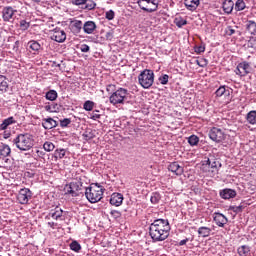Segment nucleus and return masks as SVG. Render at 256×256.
<instances>
[{"mask_svg":"<svg viewBox=\"0 0 256 256\" xmlns=\"http://www.w3.org/2000/svg\"><path fill=\"white\" fill-rule=\"evenodd\" d=\"M171 233V225L167 219H156L149 226V235L154 243L165 241Z\"/></svg>","mask_w":256,"mask_h":256,"instance_id":"f257e3e1","label":"nucleus"},{"mask_svg":"<svg viewBox=\"0 0 256 256\" xmlns=\"http://www.w3.org/2000/svg\"><path fill=\"white\" fill-rule=\"evenodd\" d=\"M12 143L19 151H29L33 149L35 140L33 139V135L22 133L18 134L17 137L13 139Z\"/></svg>","mask_w":256,"mask_h":256,"instance_id":"f03ea898","label":"nucleus"},{"mask_svg":"<svg viewBox=\"0 0 256 256\" xmlns=\"http://www.w3.org/2000/svg\"><path fill=\"white\" fill-rule=\"evenodd\" d=\"M109 101L111 105H125L129 101V90L125 88H118L115 92H113L110 97Z\"/></svg>","mask_w":256,"mask_h":256,"instance_id":"7ed1b4c3","label":"nucleus"},{"mask_svg":"<svg viewBox=\"0 0 256 256\" xmlns=\"http://www.w3.org/2000/svg\"><path fill=\"white\" fill-rule=\"evenodd\" d=\"M138 83L143 89H151L155 83V72L145 69L138 75Z\"/></svg>","mask_w":256,"mask_h":256,"instance_id":"20e7f679","label":"nucleus"},{"mask_svg":"<svg viewBox=\"0 0 256 256\" xmlns=\"http://www.w3.org/2000/svg\"><path fill=\"white\" fill-rule=\"evenodd\" d=\"M85 195L90 203H99V200L103 199V187L98 184H91L90 187L86 188Z\"/></svg>","mask_w":256,"mask_h":256,"instance_id":"39448f33","label":"nucleus"},{"mask_svg":"<svg viewBox=\"0 0 256 256\" xmlns=\"http://www.w3.org/2000/svg\"><path fill=\"white\" fill-rule=\"evenodd\" d=\"M67 187V192H66V197H79V192L81 191V187H83V183L79 180H75L73 182H70L69 185H66Z\"/></svg>","mask_w":256,"mask_h":256,"instance_id":"423d86ee","label":"nucleus"},{"mask_svg":"<svg viewBox=\"0 0 256 256\" xmlns=\"http://www.w3.org/2000/svg\"><path fill=\"white\" fill-rule=\"evenodd\" d=\"M33 197V192L29 188H22L18 192L17 195V201L20 203V205H27L29 201H31V198Z\"/></svg>","mask_w":256,"mask_h":256,"instance_id":"0eeeda50","label":"nucleus"},{"mask_svg":"<svg viewBox=\"0 0 256 256\" xmlns=\"http://www.w3.org/2000/svg\"><path fill=\"white\" fill-rule=\"evenodd\" d=\"M66 23L71 33H73L74 35H79V33H81V30L83 29V22L81 20H77L75 18H69L66 21Z\"/></svg>","mask_w":256,"mask_h":256,"instance_id":"6e6552de","label":"nucleus"},{"mask_svg":"<svg viewBox=\"0 0 256 256\" xmlns=\"http://www.w3.org/2000/svg\"><path fill=\"white\" fill-rule=\"evenodd\" d=\"M209 137L215 143H221V141H225V132L221 128L213 127L209 131Z\"/></svg>","mask_w":256,"mask_h":256,"instance_id":"1a4fd4ad","label":"nucleus"},{"mask_svg":"<svg viewBox=\"0 0 256 256\" xmlns=\"http://www.w3.org/2000/svg\"><path fill=\"white\" fill-rule=\"evenodd\" d=\"M251 65L248 62H241L238 64L235 73L236 75H239L240 77H245L251 73Z\"/></svg>","mask_w":256,"mask_h":256,"instance_id":"9d476101","label":"nucleus"},{"mask_svg":"<svg viewBox=\"0 0 256 256\" xmlns=\"http://www.w3.org/2000/svg\"><path fill=\"white\" fill-rule=\"evenodd\" d=\"M15 13H17V10L13 9L11 6H6L2 10V19L5 22L11 23L13 22V17L15 16Z\"/></svg>","mask_w":256,"mask_h":256,"instance_id":"9b49d317","label":"nucleus"},{"mask_svg":"<svg viewBox=\"0 0 256 256\" xmlns=\"http://www.w3.org/2000/svg\"><path fill=\"white\" fill-rule=\"evenodd\" d=\"M213 220L218 227H225V225H227V223H229V219H227V217L225 215H223L222 213H219V212H215L213 214Z\"/></svg>","mask_w":256,"mask_h":256,"instance_id":"f8f14e48","label":"nucleus"},{"mask_svg":"<svg viewBox=\"0 0 256 256\" xmlns=\"http://www.w3.org/2000/svg\"><path fill=\"white\" fill-rule=\"evenodd\" d=\"M82 29L86 35H93L95 33V29H97V24L93 21H86L82 24Z\"/></svg>","mask_w":256,"mask_h":256,"instance_id":"ddd939ff","label":"nucleus"},{"mask_svg":"<svg viewBox=\"0 0 256 256\" xmlns=\"http://www.w3.org/2000/svg\"><path fill=\"white\" fill-rule=\"evenodd\" d=\"M233 91L231 90V88L227 87V86H220L216 92L215 95L216 97H225L226 99H229L231 97V93Z\"/></svg>","mask_w":256,"mask_h":256,"instance_id":"4468645a","label":"nucleus"},{"mask_svg":"<svg viewBox=\"0 0 256 256\" xmlns=\"http://www.w3.org/2000/svg\"><path fill=\"white\" fill-rule=\"evenodd\" d=\"M123 199V194L113 193L110 197V205H114V207H121V205H123Z\"/></svg>","mask_w":256,"mask_h":256,"instance_id":"2eb2a0df","label":"nucleus"},{"mask_svg":"<svg viewBox=\"0 0 256 256\" xmlns=\"http://www.w3.org/2000/svg\"><path fill=\"white\" fill-rule=\"evenodd\" d=\"M220 197L222 199H234V197H237V191L226 188L220 191Z\"/></svg>","mask_w":256,"mask_h":256,"instance_id":"dca6fc26","label":"nucleus"},{"mask_svg":"<svg viewBox=\"0 0 256 256\" xmlns=\"http://www.w3.org/2000/svg\"><path fill=\"white\" fill-rule=\"evenodd\" d=\"M15 123H17V120H15L14 117L10 116L6 119H4L2 121V123L0 124V131H6V129L10 126V125H15Z\"/></svg>","mask_w":256,"mask_h":256,"instance_id":"f3484780","label":"nucleus"},{"mask_svg":"<svg viewBox=\"0 0 256 256\" xmlns=\"http://www.w3.org/2000/svg\"><path fill=\"white\" fill-rule=\"evenodd\" d=\"M168 170L174 173V175H183V167L180 166L177 162H172L168 166Z\"/></svg>","mask_w":256,"mask_h":256,"instance_id":"a211bd4d","label":"nucleus"},{"mask_svg":"<svg viewBox=\"0 0 256 256\" xmlns=\"http://www.w3.org/2000/svg\"><path fill=\"white\" fill-rule=\"evenodd\" d=\"M199 0H184V5L188 11H195L199 7Z\"/></svg>","mask_w":256,"mask_h":256,"instance_id":"6ab92c4d","label":"nucleus"},{"mask_svg":"<svg viewBox=\"0 0 256 256\" xmlns=\"http://www.w3.org/2000/svg\"><path fill=\"white\" fill-rule=\"evenodd\" d=\"M27 47L28 49H31V51H34V53H38V51H41L42 49L41 44L36 40H30Z\"/></svg>","mask_w":256,"mask_h":256,"instance_id":"aec40b11","label":"nucleus"},{"mask_svg":"<svg viewBox=\"0 0 256 256\" xmlns=\"http://www.w3.org/2000/svg\"><path fill=\"white\" fill-rule=\"evenodd\" d=\"M11 155V147L7 144L0 145V158L9 157Z\"/></svg>","mask_w":256,"mask_h":256,"instance_id":"412c9836","label":"nucleus"},{"mask_svg":"<svg viewBox=\"0 0 256 256\" xmlns=\"http://www.w3.org/2000/svg\"><path fill=\"white\" fill-rule=\"evenodd\" d=\"M42 126L44 129H53V127L57 126V121H55L53 118L44 119Z\"/></svg>","mask_w":256,"mask_h":256,"instance_id":"4be33fe9","label":"nucleus"},{"mask_svg":"<svg viewBox=\"0 0 256 256\" xmlns=\"http://www.w3.org/2000/svg\"><path fill=\"white\" fill-rule=\"evenodd\" d=\"M233 7H235V3L233 0H225L223 2V10L229 15V13L233 12Z\"/></svg>","mask_w":256,"mask_h":256,"instance_id":"5701e85b","label":"nucleus"},{"mask_svg":"<svg viewBox=\"0 0 256 256\" xmlns=\"http://www.w3.org/2000/svg\"><path fill=\"white\" fill-rule=\"evenodd\" d=\"M51 39L53 41H56L57 43H63L65 41V32L64 31H60V32H55Z\"/></svg>","mask_w":256,"mask_h":256,"instance_id":"b1692460","label":"nucleus"},{"mask_svg":"<svg viewBox=\"0 0 256 256\" xmlns=\"http://www.w3.org/2000/svg\"><path fill=\"white\" fill-rule=\"evenodd\" d=\"M9 89V83L7 82V78L4 76L0 77V93H7Z\"/></svg>","mask_w":256,"mask_h":256,"instance_id":"393cba45","label":"nucleus"},{"mask_svg":"<svg viewBox=\"0 0 256 256\" xmlns=\"http://www.w3.org/2000/svg\"><path fill=\"white\" fill-rule=\"evenodd\" d=\"M97 7L95 0H84L82 9H87V11H93Z\"/></svg>","mask_w":256,"mask_h":256,"instance_id":"a878e982","label":"nucleus"},{"mask_svg":"<svg viewBox=\"0 0 256 256\" xmlns=\"http://www.w3.org/2000/svg\"><path fill=\"white\" fill-rule=\"evenodd\" d=\"M246 121L250 125H256V110H252V111L247 113Z\"/></svg>","mask_w":256,"mask_h":256,"instance_id":"bb28decb","label":"nucleus"},{"mask_svg":"<svg viewBox=\"0 0 256 256\" xmlns=\"http://www.w3.org/2000/svg\"><path fill=\"white\" fill-rule=\"evenodd\" d=\"M237 251L240 256H249L251 254V248L247 245L240 246Z\"/></svg>","mask_w":256,"mask_h":256,"instance_id":"cd10ccee","label":"nucleus"},{"mask_svg":"<svg viewBox=\"0 0 256 256\" xmlns=\"http://www.w3.org/2000/svg\"><path fill=\"white\" fill-rule=\"evenodd\" d=\"M198 235L204 238L209 237V235H211V228L205 226L198 228Z\"/></svg>","mask_w":256,"mask_h":256,"instance_id":"c85d7f7f","label":"nucleus"},{"mask_svg":"<svg viewBox=\"0 0 256 256\" xmlns=\"http://www.w3.org/2000/svg\"><path fill=\"white\" fill-rule=\"evenodd\" d=\"M45 111H48V113H57L59 110V106L54 103H48L44 106Z\"/></svg>","mask_w":256,"mask_h":256,"instance_id":"c756f323","label":"nucleus"},{"mask_svg":"<svg viewBox=\"0 0 256 256\" xmlns=\"http://www.w3.org/2000/svg\"><path fill=\"white\" fill-rule=\"evenodd\" d=\"M138 6L142 11H146V13H153V9H149V5H147V1L145 0H138Z\"/></svg>","mask_w":256,"mask_h":256,"instance_id":"7c9ffc66","label":"nucleus"},{"mask_svg":"<svg viewBox=\"0 0 256 256\" xmlns=\"http://www.w3.org/2000/svg\"><path fill=\"white\" fill-rule=\"evenodd\" d=\"M69 248L71 251H74V253H79V251H81V244L77 240H72L69 244Z\"/></svg>","mask_w":256,"mask_h":256,"instance_id":"2f4dec72","label":"nucleus"},{"mask_svg":"<svg viewBox=\"0 0 256 256\" xmlns=\"http://www.w3.org/2000/svg\"><path fill=\"white\" fill-rule=\"evenodd\" d=\"M246 29L249 31L251 35H255L256 33V23L255 21L249 20L246 24Z\"/></svg>","mask_w":256,"mask_h":256,"instance_id":"473e14b6","label":"nucleus"},{"mask_svg":"<svg viewBox=\"0 0 256 256\" xmlns=\"http://www.w3.org/2000/svg\"><path fill=\"white\" fill-rule=\"evenodd\" d=\"M174 24L176 25V27L181 29V27H184V25H187V20L183 19V17H176L174 19Z\"/></svg>","mask_w":256,"mask_h":256,"instance_id":"72a5a7b5","label":"nucleus"},{"mask_svg":"<svg viewBox=\"0 0 256 256\" xmlns=\"http://www.w3.org/2000/svg\"><path fill=\"white\" fill-rule=\"evenodd\" d=\"M150 201L153 205H157V203L161 201V194H159L158 192H153L150 197Z\"/></svg>","mask_w":256,"mask_h":256,"instance_id":"f704fd0d","label":"nucleus"},{"mask_svg":"<svg viewBox=\"0 0 256 256\" xmlns=\"http://www.w3.org/2000/svg\"><path fill=\"white\" fill-rule=\"evenodd\" d=\"M45 97L48 101H55L57 99V91L50 90L46 93Z\"/></svg>","mask_w":256,"mask_h":256,"instance_id":"c9c22d12","label":"nucleus"},{"mask_svg":"<svg viewBox=\"0 0 256 256\" xmlns=\"http://www.w3.org/2000/svg\"><path fill=\"white\" fill-rule=\"evenodd\" d=\"M188 143L189 145H191V147H195L196 145L199 144V137H197L196 135H191L188 138Z\"/></svg>","mask_w":256,"mask_h":256,"instance_id":"e433bc0d","label":"nucleus"},{"mask_svg":"<svg viewBox=\"0 0 256 256\" xmlns=\"http://www.w3.org/2000/svg\"><path fill=\"white\" fill-rule=\"evenodd\" d=\"M93 107H95V103L91 100H87L83 105L85 111H93Z\"/></svg>","mask_w":256,"mask_h":256,"instance_id":"4c0bfd02","label":"nucleus"},{"mask_svg":"<svg viewBox=\"0 0 256 256\" xmlns=\"http://www.w3.org/2000/svg\"><path fill=\"white\" fill-rule=\"evenodd\" d=\"M246 5H245V1L243 0H237L235 3V10L236 11H243V9H245Z\"/></svg>","mask_w":256,"mask_h":256,"instance_id":"58836bf2","label":"nucleus"},{"mask_svg":"<svg viewBox=\"0 0 256 256\" xmlns=\"http://www.w3.org/2000/svg\"><path fill=\"white\" fill-rule=\"evenodd\" d=\"M29 27H31V24L29 22H27L26 20H21L20 21L21 31H27V29H29Z\"/></svg>","mask_w":256,"mask_h":256,"instance_id":"ea45409f","label":"nucleus"},{"mask_svg":"<svg viewBox=\"0 0 256 256\" xmlns=\"http://www.w3.org/2000/svg\"><path fill=\"white\" fill-rule=\"evenodd\" d=\"M105 17L106 19H108V21H113L115 19V11L113 10H109L105 13Z\"/></svg>","mask_w":256,"mask_h":256,"instance_id":"a19ab883","label":"nucleus"},{"mask_svg":"<svg viewBox=\"0 0 256 256\" xmlns=\"http://www.w3.org/2000/svg\"><path fill=\"white\" fill-rule=\"evenodd\" d=\"M43 147L48 152L53 151V149H55V145L52 142H45Z\"/></svg>","mask_w":256,"mask_h":256,"instance_id":"79ce46f5","label":"nucleus"},{"mask_svg":"<svg viewBox=\"0 0 256 256\" xmlns=\"http://www.w3.org/2000/svg\"><path fill=\"white\" fill-rule=\"evenodd\" d=\"M159 81H160L161 85H167V83H169V75L164 74V75L160 76Z\"/></svg>","mask_w":256,"mask_h":256,"instance_id":"37998d69","label":"nucleus"},{"mask_svg":"<svg viewBox=\"0 0 256 256\" xmlns=\"http://www.w3.org/2000/svg\"><path fill=\"white\" fill-rule=\"evenodd\" d=\"M78 49H80L82 53H89L91 48L87 44H81L78 46Z\"/></svg>","mask_w":256,"mask_h":256,"instance_id":"c03bdc74","label":"nucleus"},{"mask_svg":"<svg viewBox=\"0 0 256 256\" xmlns=\"http://www.w3.org/2000/svg\"><path fill=\"white\" fill-rule=\"evenodd\" d=\"M99 111L96 110L93 113L90 114V119H92L93 121H97V119H101V114H98Z\"/></svg>","mask_w":256,"mask_h":256,"instance_id":"a18cd8bd","label":"nucleus"},{"mask_svg":"<svg viewBox=\"0 0 256 256\" xmlns=\"http://www.w3.org/2000/svg\"><path fill=\"white\" fill-rule=\"evenodd\" d=\"M110 215L113 219H119L121 217V212H119V210H112Z\"/></svg>","mask_w":256,"mask_h":256,"instance_id":"49530a36","label":"nucleus"},{"mask_svg":"<svg viewBox=\"0 0 256 256\" xmlns=\"http://www.w3.org/2000/svg\"><path fill=\"white\" fill-rule=\"evenodd\" d=\"M232 211L234 213H241V211H243V206L242 205H239V206H232Z\"/></svg>","mask_w":256,"mask_h":256,"instance_id":"de8ad7c7","label":"nucleus"},{"mask_svg":"<svg viewBox=\"0 0 256 256\" xmlns=\"http://www.w3.org/2000/svg\"><path fill=\"white\" fill-rule=\"evenodd\" d=\"M207 165L211 167V169H217V165H219V162H211V160H207Z\"/></svg>","mask_w":256,"mask_h":256,"instance_id":"09e8293b","label":"nucleus"},{"mask_svg":"<svg viewBox=\"0 0 256 256\" xmlns=\"http://www.w3.org/2000/svg\"><path fill=\"white\" fill-rule=\"evenodd\" d=\"M226 33L229 36L235 35V29H233V27H231V26H228L227 29H226Z\"/></svg>","mask_w":256,"mask_h":256,"instance_id":"8fccbe9b","label":"nucleus"},{"mask_svg":"<svg viewBox=\"0 0 256 256\" xmlns=\"http://www.w3.org/2000/svg\"><path fill=\"white\" fill-rule=\"evenodd\" d=\"M83 135L87 141H89V140L93 139V137H95V135H93V133H91V132H86Z\"/></svg>","mask_w":256,"mask_h":256,"instance_id":"3c124183","label":"nucleus"},{"mask_svg":"<svg viewBox=\"0 0 256 256\" xmlns=\"http://www.w3.org/2000/svg\"><path fill=\"white\" fill-rule=\"evenodd\" d=\"M188 241H193V238H185L179 242V246L183 247V245H187Z\"/></svg>","mask_w":256,"mask_h":256,"instance_id":"603ef678","label":"nucleus"},{"mask_svg":"<svg viewBox=\"0 0 256 256\" xmlns=\"http://www.w3.org/2000/svg\"><path fill=\"white\" fill-rule=\"evenodd\" d=\"M56 157L63 159L65 157V150L62 149V150H60V152H56Z\"/></svg>","mask_w":256,"mask_h":256,"instance_id":"864d4df0","label":"nucleus"},{"mask_svg":"<svg viewBox=\"0 0 256 256\" xmlns=\"http://www.w3.org/2000/svg\"><path fill=\"white\" fill-rule=\"evenodd\" d=\"M196 53H205V46H198L195 48Z\"/></svg>","mask_w":256,"mask_h":256,"instance_id":"5fc2aeb1","label":"nucleus"},{"mask_svg":"<svg viewBox=\"0 0 256 256\" xmlns=\"http://www.w3.org/2000/svg\"><path fill=\"white\" fill-rule=\"evenodd\" d=\"M61 213H63V210H61V212L56 211L52 214L53 219H59V217H61Z\"/></svg>","mask_w":256,"mask_h":256,"instance_id":"6e6d98bb","label":"nucleus"},{"mask_svg":"<svg viewBox=\"0 0 256 256\" xmlns=\"http://www.w3.org/2000/svg\"><path fill=\"white\" fill-rule=\"evenodd\" d=\"M72 3H74V5H84L85 0H72Z\"/></svg>","mask_w":256,"mask_h":256,"instance_id":"4d7b16f0","label":"nucleus"},{"mask_svg":"<svg viewBox=\"0 0 256 256\" xmlns=\"http://www.w3.org/2000/svg\"><path fill=\"white\" fill-rule=\"evenodd\" d=\"M113 89H115V85L109 84L106 86V91L108 93H110L111 91H113Z\"/></svg>","mask_w":256,"mask_h":256,"instance_id":"13d9d810","label":"nucleus"},{"mask_svg":"<svg viewBox=\"0 0 256 256\" xmlns=\"http://www.w3.org/2000/svg\"><path fill=\"white\" fill-rule=\"evenodd\" d=\"M3 137H4V139H9V137H11V133L4 132Z\"/></svg>","mask_w":256,"mask_h":256,"instance_id":"bf43d9fd","label":"nucleus"},{"mask_svg":"<svg viewBox=\"0 0 256 256\" xmlns=\"http://www.w3.org/2000/svg\"><path fill=\"white\" fill-rule=\"evenodd\" d=\"M68 125H71V118L65 119V127H67Z\"/></svg>","mask_w":256,"mask_h":256,"instance_id":"052dcab7","label":"nucleus"},{"mask_svg":"<svg viewBox=\"0 0 256 256\" xmlns=\"http://www.w3.org/2000/svg\"><path fill=\"white\" fill-rule=\"evenodd\" d=\"M0 159H2V160L4 161V163H6V164L11 163V159H9V158H7V157H5V158H0Z\"/></svg>","mask_w":256,"mask_h":256,"instance_id":"680f3d73","label":"nucleus"},{"mask_svg":"<svg viewBox=\"0 0 256 256\" xmlns=\"http://www.w3.org/2000/svg\"><path fill=\"white\" fill-rule=\"evenodd\" d=\"M106 39H113V33L112 32H108L106 34Z\"/></svg>","mask_w":256,"mask_h":256,"instance_id":"e2e57ef3","label":"nucleus"},{"mask_svg":"<svg viewBox=\"0 0 256 256\" xmlns=\"http://www.w3.org/2000/svg\"><path fill=\"white\" fill-rule=\"evenodd\" d=\"M61 126L65 127V119L61 120Z\"/></svg>","mask_w":256,"mask_h":256,"instance_id":"0e129e2a","label":"nucleus"},{"mask_svg":"<svg viewBox=\"0 0 256 256\" xmlns=\"http://www.w3.org/2000/svg\"><path fill=\"white\" fill-rule=\"evenodd\" d=\"M34 3H41V0H32Z\"/></svg>","mask_w":256,"mask_h":256,"instance_id":"69168bd1","label":"nucleus"}]
</instances>
